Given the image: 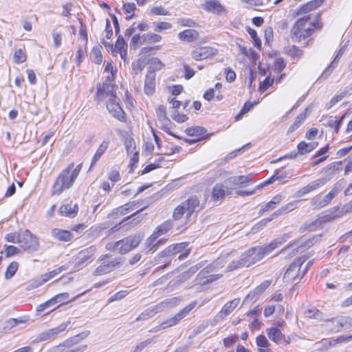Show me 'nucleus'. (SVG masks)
Segmentation results:
<instances>
[{
    "instance_id": "obj_1",
    "label": "nucleus",
    "mask_w": 352,
    "mask_h": 352,
    "mask_svg": "<svg viewBox=\"0 0 352 352\" xmlns=\"http://www.w3.org/2000/svg\"><path fill=\"white\" fill-rule=\"evenodd\" d=\"M309 20L310 15L308 14L300 18L296 21L291 30V37L294 41L299 42L302 39H305L314 33V28L317 29L321 28V25L318 23L316 24L314 22H311L310 26L306 28V24Z\"/></svg>"
},
{
    "instance_id": "obj_2",
    "label": "nucleus",
    "mask_w": 352,
    "mask_h": 352,
    "mask_svg": "<svg viewBox=\"0 0 352 352\" xmlns=\"http://www.w3.org/2000/svg\"><path fill=\"white\" fill-rule=\"evenodd\" d=\"M226 263V258L224 257L218 258L214 262L210 264L209 266L206 267L203 270H201L199 274L197 276L194 280L193 286L199 285L200 287L203 285H208L209 283H212L213 281L219 278L222 275L219 274H211L206 276V274L212 272V271L221 268L224 266ZM192 287L190 286L188 288H191Z\"/></svg>"
},
{
    "instance_id": "obj_3",
    "label": "nucleus",
    "mask_w": 352,
    "mask_h": 352,
    "mask_svg": "<svg viewBox=\"0 0 352 352\" xmlns=\"http://www.w3.org/2000/svg\"><path fill=\"white\" fill-rule=\"evenodd\" d=\"M74 166V164L71 163L60 172L52 186V195H59L63 191L73 186L76 178L73 177L71 170Z\"/></svg>"
},
{
    "instance_id": "obj_4",
    "label": "nucleus",
    "mask_w": 352,
    "mask_h": 352,
    "mask_svg": "<svg viewBox=\"0 0 352 352\" xmlns=\"http://www.w3.org/2000/svg\"><path fill=\"white\" fill-rule=\"evenodd\" d=\"M142 240L143 236L140 233H135L115 243H108L107 248L109 250H116L121 254H125L136 248Z\"/></svg>"
},
{
    "instance_id": "obj_5",
    "label": "nucleus",
    "mask_w": 352,
    "mask_h": 352,
    "mask_svg": "<svg viewBox=\"0 0 352 352\" xmlns=\"http://www.w3.org/2000/svg\"><path fill=\"white\" fill-rule=\"evenodd\" d=\"M97 262L98 265L94 272L95 276H102L113 272L122 263L121 258L111 254L102 255Z\"/></svg>"
},
{
    "instance_id": "obj_6",
    "label": "nucleus",
    "mask_w": 352,
    "mask_h": 352,
    "mask_svg": "<svg viewBox=\"0 0 352 352\" xmlns=\"http://www.w3.org/2000/svg\"><path fill=\"white\" fill-rule=\"evenodd\" d=\"M19 239V245L24 251L34 252L38 250L39 247L38 239L29 230L26 229L24 231H21Z\"/></svg>"
},
{
    "instance_id": "obj_7",
    "label": "nucleus",
    "mask_w": 352,
    "mask_h": 352,
    "mask_svg": "<svg viewBox=\"0 0 352 352\" xmlns=\"http://www.w3.org/2000/svg\"><path fill=\"white\" fill-rule=\"evenodd\" d=\"M309 258L308 256L304 255L294 260L288 267L284 274L283 279L285 282H291L298 278H301V267L303 263Z\"/></svg>"
},
{
    "instance_id": "obj_8",
    "label": "nucleus",
    "mask_w": 352,
    "mask_h": 352,
    "mask_svg": "<svg viewBox=\"0 0 352 352\" xmlns=\"http://www.w3.org/2000/svg\"><path fill=\"white\" fill-rule=\"evenodd\" d=\"M280 243L281 241L274 240L268 245L250 248L249 250L252 256V260H254L256 263L259 262L265 256L270 254L274 250L278 248Z\"/></svg>"
},
{
    "instance_id": "obj_9",
    "label": "nucleus",
    "mask_w": 352,
    "mask_h": 352,
    "mask_svg": "<svg viewBox=\"0 0 352 352\" xmlns=\"http://www.w3.org/2000/svg\"><path fill=\"white\" fill-rule=\"evenodd\" d=\"M96 94L95 95V100L98 103H100L104 99H112L116 98L114 85L109 81L103 83H98L96 87Z\"/></svg>"
},
{
    "instance_id": "obj_10",
    "label": "nucleus",
    "mask_w": 352,
    "mask_h": 352,
    "mask_svg": "<svg viewBox=\"0 0 352 352\" xmlns=\"http://www.w3.org/2000/svg\"><path fill=\"white\" fill-rule=\"evenodd\" d=\"M256 264L254 260H252V256L249 249L241 254V257L237 261H233L227 267L226 272H231L243 267H248Z\"/></svg>"
},
{
    "instance_id": "obj_11",
    "label": "nucleus",
    "mask_w": 352,
    "mask_h": 352,
    "mask_svg": "<svg viewBox=\"0 0 352 352\" xmlns=\"http://www.w3.org/2000/svg\"><path fill=\"white\" fill-rule=\"evenodd\" d=\"M107 109L115 118L120 122H125L126 120V114L120 107L116 98L108 99L106 103Z\"/></svg>"
},
{
    "instance_id": "obj_12",
    "label": "nucleus",
    "mask_w": 352,
    "mask_h": 352,
    "mask_svg": "<svg viewBox=\"0 0 352 352\" xmlns=\"http://www.w3.org/2000/svg\"><path fill=\"white\" fill-rule=\"evenodd\" d=\"M217 54V50L211 47H201L192 51L191 56L195 60H203Z\"/></svg>"
},
{
    "instance_id": "obj_13",
    "label": "nucleus",
    "mask_w": 352,
    "mask_h": 352,
    "mask_svg": "<svg viewBox=\"0 0 352 352\" xmlns=\"http://www.w3.org/2000/svg\"><path fill=\"white\" fill-rule=\"evenodd\" d=\"M195 305L196 302H192L189 305H186L179 312L176 314L173 317L166 320V321H164V324L167 325V328L177 324L182 319L188 315V314L195 307Z\"/></svg>"
},
{
    "instance_id": "obj_14",
    "label": "nucleus",
    "mask_w": 352,
    "mask_h": 352,
    "mask_svg": "<svg viewBox=\"0 0 352 352\" xmlns=\"http://www.w3.org/2000/svg\"><path fill=\"white\" fill-rule=\"evenodd\" d=\"M327 179L324 178L318 179L308 185L301 188L296 192V197H301L318 188L324 186L327 182Z\"/></svg>"
},
{
    "instance_id": "obj_15",
    "label": "nucleus",
    "mask_w": 352,
    "mask_h": 352,
    "mask_svg": "<svg viewBox=\"0 0 352 352\" xmlns=\"http://www.w3.org/2000/svg\"><path fill=\"white\" fill-rule=\"evenodd\" d=\"M66 328H67V324H62L55 328L46 330V331L41 333L37 336V338L35 339V342H39L49 340L56 337L60 332L63 331Z\"/></svg>"
},
{
    "instance_id": "obj_16",
    "label": "nucleus",
    "mask_w": 352,
    "mask_h": 352,
    "mask_svg": "<svg viewBox=\"0 0 352 352\" xmlns=\"http://www.w3.org/2000/svg\"><path fill=\"white\" fill-rule=\"evenodd\" d=\"M349 317L340 316L332 318L331 319H325L324 321L332 324L331 330L334 332L340 331L342 328H349Z\"/></svg>"
},
{
    "instance_id": "obj_17",
    "label": "nucleus",
    "mask_w": 352,
    "mask_h": 352,
    "mask_svg": "<svg viewBox=\"0 0 352 352\" xmlns=\"http://www.w3.org/2000/svg\"><path fill=\"white\" fill-rule=\"evenodd\" d=\"M158 234L157 233H153L151 236L146 239V253H154L161 245L165 244L167 239L166 238H162L156 241L158 238Z\"/></svg>"
},
{
    "instance_id": "obj_18",
    "label": "nucleus",
    "mask_w": 352,
    "mask_h": 352,
    "mask_svg": "<svg viewBox=\"0 0 352 352\" xmlns=\"http://www.w3.org/2000/svg\"><path fill=\"white\" fill-rule=\"evenodd\" d=\"M188 245L187 243L172 244L158 254L160 258H169L184 250Z\"/></svg>"
},
{
    "instance_id": "obj_19",
    "label": "nucleus",
    "mask_w": 352,
    "mask_h": 352,
    "mask_svg": "<svg viewBox=\"0 0 352 352\" xmlns=\"http://www.w3.org/2000/svg\"><path fill=\"white\" fill-rule=\"evenodd\" d=\"M266 332L269 339L278 344H280L284 342L289 343L288 341L285 340V336L283 334L281 331L277 327L268 328L267 329Z\"/></svg>"
},
{
    "instance_id": "obj_20",
    "label": "nucleus",
    "mask_w": 352,
    "mask_h": 352,
    "mask_svg": "<svg viewBox=\"0 0 352 352\" xmlns=\"http://www.w3.org/2000/svg\"><path fill=\"white\" fill-rule=\"evenodd\" d=\"M345 50H346L345 45H343L342 47H340V49L338 50V52L337 54L336 55L333 61L330 63V65L328 66V67L322 74L320 78H327L331 74V73L333 72V70L336 67L339 60L342 56Z\"/></svg>"
},
{
    "instance_id": "obj_21",
    "label": "nucleus",
    "mask_w": 352,
    "mask_h": 352,
    "mask_svg": "<svg viewBox=\"0 0 352 352\" xmlns=\"http://www.w3.org/2000/svg\"><path fill=\"white\" fill-rule=\"evenodd\" d=\"M155 72L148 71L144 82V91L147 95L153 94L155 89Z\"/></svg>"
},
{
    "instance_id": "obj_22",
    "label": "nucleus",
    "mask_w": 352,
    "mask_h": 352,
    "mask_svg": "<svg viewBox=\"0 0 352 352\" xmlns=\"http://www.w3.org/2000/svg\"><path fill=\"white\" fill-rule=\"evenodd\" d=\"M178 38L188 43L194 42L199 38V32L193 29H187L178 34Z\"/></svg>"
},
{
    "instance_id": "obj_23",
    "label": "nucleus",
    "mask_w": 352,
    "mask_h": 352,
    "mask_svg": "<svg viewBox=\"0 0 352 352\" xmlns=\"http://www.w3.org/2000/svg\"><path fill=\"white\" fill-rule=\"evenodd\" d=\"M227 195V189H226L223 183L216 184L212 191V199L214 201H221Z\"/></svg>"
},
{
    "instance_id": "obj_24",
    "label": "nucleus",
    "mask_w": 352,
    "mask_h": 352,
    "mask_svg": "<svg viewBox=\"0 0 352 352\" xmlns=\"http://www.w3.org/2000/svg\"><path fill=\"white\" fill-rule=\"evenodd\" d=\"M183 203L186 210V217L189 218L196 210V208L199 207L200 201L196 196H192Z\"/></svg>"
},
{
    "instance_id": "obj_25",
    "label": "nucleus",
    "mask_w": 352,
    "mask_h": 352,
    "mask_svg": "<svg viewBox=\"0 0 352 352\" xmlns=\"http://www.w3.org/2000/svg\"><path fill=\"white\" fill-rule=\"evenodd\" d=\"M109 145V140H104L98 146L96 153L94 154L91 165L89 167V170L92 169L93 167L96 164L97 162L100 160V158L102 157V155L105 153L107 149L108 148Z\"/></svg>"
},
{
    "instance_id": "obj_26",
    "label": "nucleus",
    "mask_w": 352,
    "mask_h": 352,
    "mask_svg": "<svg viewBox=\"0 0 352 352\" xmlns=\"http://www.w3.org/2000/svg\"><path fill=\"white\" fill-rule=\"evenodd\" d=\"M203 8L208 12L215 14H221L224 11L223 7L217 0H210L206 1L203 5Z\"/></svg>"
},
{
    "instance_id": "obj_27",
    "label": "nucleus",
    "mask_w": 352,
    "mask_h": 352,
    "mask_svg": "<svg viewBox=\"0 0 352 352\" xmlns=\"http://www.w3.org/2000/svg\"><path fill=\"white\" fill-rule=\"evenodd\" d=\"M179 300L177 298H173L170 299H166L165 300L160 302L155 306H152V308L156 311V314L164 311L166 309L171 308L177 305Z\"/></svg>"
},
{
    "instance_id": "obj_28",
    "label": "nucleus",
    "mask_w": 352,
    "mask_h": 352,
    "mask_svg": "<svg viewBox=\"0 0 352 352\" xmlns=\"http://www.w3.org/2000/svg\"><path fill=\"white\" fill-rule=\"evenodd\" d=\"M51 233L54 238L60 241L67 242L73 238V234L68 230L54 228Z\"/></svg>"
},
{
    "instance_id": "obj_29",
    "label": "nucleus",
    "mask_w": 352,
    "mask_h": 352,
    "mask_svg": "<svg viewBox=\"0 0 352 352\" xmlns=\"http://www.w3.org/2000/svg\"><path fill=\"white\" fill-rule=\"evenodd\" d=\"M125 146L128 155H131L130 164L131 168L136 167L139 160V152L135 151V147L133 146L131 141L126 142Z\"/></svg>"
},
{
    "instance_id": "obj_30",
    "label": "nucleus",
    "mask_w": 352,
    "mask_h": 352,
    "mask_svg": "<svg viewBox=\"0 0 352 352\" xmlns=\"http://www.w3.org/2000/svg\"><path fill=\"white\" fill-rule=\"evenodd\" d=\"M78 210V207L77 204H69L60 206L59 208V212L63 215L73 217L76 215Z\"/></svg>"
},
{
    "instance_id": "obj_31",
    "label": "nucleus",
    "mask_w": 352,
    "mask_h": 352,
    "mask_svg": "<svg viewBox=\"0 0 352 352\" xmlns=\"http://www.w3.org/2000/svg\"><path fill=\"white\" fill-rule=\"evenodd\" d=\"M57 303L55 302L53 297L50 298V300H47L46 302L41 303L38 305L36 307V312L37 314L44 311L46 309L52 308L48 313L52 312V311L55 310L56 308L59 307V305H56Z\"/></svg>"
},
{
    "instance_id": "obj_32",
    "label": "nucleus",
    "mask_w": 352,
    "mask_h": 352,
    "mask_svg": "<svg viewBox=\"0 0 352 352\" xmlns=\"http://www.w3.org/2000/svg\"><path fill=\"white\" fill-rule=\"evenodd\" d=\"M322 2H323L322 0L311 1L302 6L298 14H301L302 13L306 14L311 10H314L316 9L317 8L320 7L322 5Z\"/></svg>"
},
{
    "instance_id": "obj_33",
    "label": "nucleus",
    "mask_w": 352,
    "mask_h": 352,
    "mask_svg": "<svg viewBox=\"0 0 352 352\" xmlns=\"http://www.w3.org/2000/svg\"><path fill=\"white\" fill-rule=\"evenodd\" d=\"M204 265V264L202 262H201L190 267L188 270L185 271L180 275L179 280L182 282L186 281V280L190 278L193 274H195Z\"/></svg>"
},
{
    "instance_id": "obj_34",
    "label": "nucleus",
    "mask_w": 352,
    "mask_h": 352,
    "mask_svg": "<svg viewBox=\"0 0 352 352\" xmlns=\"http://www.w3.org/2000/svg\"><path fill=\"white\" fill-rule=\"evenodd\" d=\"M293 210V208H292V204H288L287 206H285L284 208H282L281 209L278 210L277 212H274L272 215V218H270V219H263L262 220H261L259 222H258V225L261 226V227H264L266 223L267 222H270V221L272 220L273 217H277L278 214H284L285 212H287L289 211H291Z\"/></svg>"
},
{
    "instance_id": "obj_35",
    "label": "nucleus",
    "mask_w": 352,
    "mask_h": 352,
    "mask_svg": "<svg viewBox=\"0 0 352 352\" xmlns=\"http://www.w3.org/2000/svg\"><path fill=\"white\" fill-rule=\"evenodd\" d=\"M322 223V220L320 219H316L315 220H309L305 221L303 225L300 227V230L304 232L305 230H314L317 227L320 226Z\"/></svg>"
},
{
    "instance_id": "obj_36",
    "label": "nucleus",
    "mask_w": 352,
    "mask_h": 352,
    "mask_svg": "<svg viewBox=\"0 0 352 352\" xmlns=\"http://www.w3.org/2000/svg\"><path fill=\"white\" fill-rule=\"evenodd\" d=\"M316 145L317 144L315 142L306 143L305 142L302 141L297 146L298 153L300 155L308 153L314 150Z\"/></svg>"
},
{
    "instance_id": "obj_37",
    "label": "nucleus",
    "mask_w": 352,
    "mask_h": 352,
    "mask_svg": "<svg viewBox=\"0 0 352 352\" xmlns=\"http://www.w3.org/2000/svg\"><path fill=\"white\" fill-rule=\"evenodd\" d=\"M239 302H240V299H236V298L228 302L223 307L222 309L221 310L220 314H223L224 316L229 315L239 305Z\"/></svg>"
},
{
    "instance_id": "obj_38",
    "label": "nucleus",
    "mask_w": 352,
    "mask_h": 352,
    "mask_svg": "<svg viewBox=\"0 0 352 352\" xmlns=\"http://www.w3.org/2000/svg\"><path fill=\"white\" fill-rule=\"evenodd\" d=\"M236 177H230L228 179L224 180L223 182L226 189H227V195H231L232 190L239 188L238 182H236Z\"/></svg>"
},
{
    "instance_id": "obj_39",
    "label": "nucleus",
    "mask_w": 352,
    "mask_h": 352,
    "mask_svg": "<svg viewBox=\"0 0 352 352\" xmlns=\"http://www.w3.org/2000/svg\"><path fill=\"white\" fill-rule=\"evenodd\" d=\"M305 316L309 318L317 319L320 321L324 320L323 314L316 308H311L305 311Z\"/></svg>"
},
{
    "instance_id": "obj_40",
    "label": "nucleus",
    "mask_w": 352,
    "mask_h": 352,
    "mask_svg": "<svg viewBox=\"0 0 352 352\" xmlns=\"http://www.w3.org/2000/svg\"><path fill=\"white\" fill-rule=\"evenodd\" d=\"M256 342L257 346L259 347L260 352H266V350L268 348L270 343L265 336H258L256 339Z\"/></svg>"
},
{
    "instance_id": "obj_41",
    "label": "nucleus",
    "mask_w": 352,
    "mask_h": 352,
    "mask_svg": "<svg viewBox=\"0 0 352 352\" xmlns=\"http://www.w3.org/2000/svg\"><path fill=\"white\" fill-rule=\"evenodd\" d=\"M144 42V34L140 35L139 34H135L131 38L130 47L131 49L135 50L138 49L139 45H142Z\"/></svg>"
},
{
    "instance_id": "obj_42",
    "label": "nucleus",
    "mask_w": 352,
    "mask_h": 352,
    "mask_svg": "<svg viewBox=\"0 0 352 352\" xmlns=\"http://www.w3.org/2000/svg\"><path fill=\"white\" fill-rule=\"evenodd\" d=\"M129 213V208L126 206L125 204L119 206L115 209H113L111 212L109 214V216H111L113 218L115 217H119L125 214H127Z\"/></svg>"
},
{
    "instance_id": "obj_43",
    "label": "nucleus",
    "mask_w": 352,
    "mask_h": 352,
    "mask_svg": "<svg viewBox=\"0 0 352 352\" xmlns=\"http://www.w3.org/2000/svg\"><path fill=\"white\" fill-rule=\"evenodd\" d=\"M144 208H142L140 209L137 210L136 212H133L131 215L128 216L125 219H124L123 221H126L133 217V219H132L131 222L134 221V223L135 224L140 222L146 215V213H140Z\"/></svg>"
},
{
    "instance_id": "obj_44",
    "label": "nucleus",
    "mask_w": 352,
    "mask_h": 352,
    "mask_svg": "<svg viewBox=\"0 0 352 352\" xmlns=\"http://www.w3.org/2000/svg\"><path fill=\"white\" fill-rule=\"evenodd\" d=\"M173 227V225L170 220L166 221L163 223L157 226V232H155V233H157L158 236L164 234L166 233L168 231H169Z\"/></svg>"
},
{
    "instance_id": "obj_45",
    "label": "nucleus",
    "mask_w": 352,
    "mask_h": 352,
    "mask_svg": "<svg viewBox=\"0 0 352 352\" xmlns=\"http://www.w3.org/2000/svg\"><path fill=\"white\" fill-rule=\"evenodd\" d=\"M18 268H19L18 262L13 261V262L10 263L6 270L5 278L6 279L11 278L15 274Z\"/></svg>"
},
{
    "instance_id": "obj_46",
    "label": "nucleus",
    "mask_w": 352,
    "mask_h": 352,
    "mask_svg": "<svg viewBox=\"0 0 352 352\" xmlns=\"http://www.w3.org/2000/svg\"><path fill=\"white\" fill-rule=\"evenodd\" d=\"M155 314L156 311H154L152 307H150L146 309L143 312H142L139 315V316L135 319V321L146 320L154 316Z\"/></svg>"
},
{
    "instance_id": "obj_47",
    "label": "nucleus",
    "mask_w": 352,
    "mask_h": 352,
    "mask_svg": "<svg viewBox=\"0 0 352 352\" xmlns=\"http://www.w3.org/2000/svg\"><path fill=\"white\" fill-rule=\"evenodd\" d=\"M239 188H243L252 183L250 175L236 176Z\"/></svg>"
},
{
    "instance_id": "obj_48",
    "label": "nucleus",
    "mask_w": 352,
    "mask_h": 352,
    "mask_svg": "<svg viewBox=\"0 0 352 352\" xmlns=\"http://www.w3.org/2000/svg\"><path fill=\"white\" fill-rule=\"evenodd\" d=\"M185 212H186V210L185 208L184 203L182 202L180 205H179L175 208L173 214V217L176 221L179 220Z\"/></svg>"
},
{
    "instance_id": "obj_49",
    "label": "nucleus",
    "mask_w": 352,
    "mask_h": 352,
    "mask_svg": "<svg viewBox=\"0 0 352 352\" xmlns=\"http://www.w3.org/2000/svg\"><path fill=\"white\" fill-rule=\"evenodd\" d=\"M69 294L67 292L58 294L53 297L55 302L59 303V307L69 300Z\"/></svg>"
},
{
    "instance_id": "obj_50",
    "label": "nucleus",
    "mask_w": 352,
    "mask_h": 352,
    "mask_svg": "<svg viewBox=\"0 0 352 352\" xmlns=\"http://www.w3.org/2000/svg\"><path fill=\"white\" fill-rule=\"evenodd\" d=\"M14 60L17 64L24 63L26 60V54L24 51L21 49L16 50L14 54Z\"/></svg>"
},
{
    "instance_id": "obj_51",
    "label": "nucleus",
    "mask_w": 352,
    "mask_h": 352,
    "mask_svg": "<svg viewBox=\"0 0 352 352\" xmlns=\"http://www.w3.org/2000/svg\"><path fill=\"white\" fill-rule=\"evenodd\" d=\"M239 340V336L236 334H233L230 336L225 338L223 340V342L224 346L226 348H230L232 346Z\"/></svg>"
},
{
    "instance_id": "obj_52",
    "label": "nucleus",
    "mask_w": 352,
    "mask_h": 352,
    "mask_svg": "<svg viewBox=\"0 0 352 352\" xmlns=\"http://www.w3.org/2000/svg\"><path fill=\"white\" fill-rule=\"evenodd\" d=\"M163 66L161 60L157 58H153L150 61V66L148 71H153L155 72V70H160Z\"/></svg>"
},
{
    "instance_id": "obj_53",
    "label": "nucleus",
    "mask_w": 352,
    "mask_h": 352,
    "mask_svg": "<svg viewBox=\"0 0 352 352\" xmlns=\"http://www.w3.org/2000/svg\"><path fill=\"white\" fill-rule=\"evenodd\" d=\"M187 133L189 135H203L206 133V130L205 128L201 126H196L192 128H188L186 129Z\"/></svg>"
},
{
    "instance_id": "obj_54",
    "label": "nucleus",
    "mask_w": 352,
    "mask_h": 352,
    "mask_svg": "<svg viewBox=\"0 0 352 352\" xmlns=\"http://www.w3.org/2000/svg\"><path fill=\"white\" fill-rule=\"evenodd\" d=\"M21 252L20 249L14 245L5 246V255L6 257H10L15 254H19Z\"/></svg>"
},
{
    "instance_id": "obj_55",
    "label": "nucleus",
    "mask_w": 352,
    "mask_h": 352,
    "mask_svg": "<svg viewBox=\"0 0 352 352\" xmlns=\"http://www.w3.org/2000/svg\"><path fill=\"white\" fill-rule=\"evenodd\" d=\"M338 192L336 188H333L327 195L322 198L324 206L328 205L337 195Z\"/></svg>"
},
{
    "instance_id": "obj_56",
    "label": "nucleus",
    "mask_w": 352,
    "mask_h": 352,
    "mask_svg": "<svg viewBox=\"0 0 352 352\" xmlns=\"http://www.w3.org/2000/svg\"><path fill=\"white\" fill-rule=\"evenodd\" d=\"M21 236V232L18 233H9L6 235L5 240L10 243L19 244V237Z\"/></svg>"
},
{
    "instance_id": "obj_57",
    "label": "nucleus",
    "mask_w": 352,
    "mask_h": 352,
    "mask_svg": "<svg viewBox=\"0 0 352 352\" xmlns=\"http://www.w3.org/2000/svg\"><path fill=\"white\" fill-rule=\"evenodd\" d=\"M63 270V267H60L57 269L54 270L42 276V283H45L49 280L50 278H53L54 276L58 274Z\"/></svg>"
},
{
    "instance_id": "obj_58",
    "label": "nucleus",
    "mask_w": 352,
    "mask_h": 352,
    "mask_svg": "<svg viewBox=\"0 0 352 352\" xmlns=\"http://www.w3.org/2000/svg\"><path fill=\"white\" fill-rule=\"evenodd\" d=\"M160 124V127L161 129L166 133L174 136V137H176L177 138H179L178 136L174 135L170 131V128H169V125L171 124V122L170 120L167 118V122L166 121H164V120H161L159 121Z\"/></svg>"
},
{
    "instance_id": "obj_59",
    "label": "nucleus",
    "mask_w": 352,
    "mask_h": 352,
    "mask_svg": "<svg viewBox=\"0 0 352 352\" xmlns=\"http://www.w3.org/2000/svg\"><path fill=\"white\" fill-rule=\"evenodd\" d=\"M162 36L154 33L144 34V41L148 43H157L160 41Z\"/></svg>"
},
{
    "instance_id": "obj_60",
    "label": "nucleus",
    "mask_w": 352,
    "mask_h": 352,
    "mask_svg": "<svg viewBox=\"0 0 352 352\" xmlns=\"http://www.w3.org/2000/svg\"><path fill=\"white\" fill-rule=\"evenodd\" d=\"M126 44L124 39L123 38V37L121 35H119V36L117 39V41L116 43V45H115V51L118 52V51H122L124 50H126Z\"/></svg>"
},
{
    "instance_id": "obj_61",
    "label": "nucleus",
    "mask_w": 352,
    "mask_h": 352,
    "mask_svg": "<svg viewBox=\"0 0 352 352\" xmlns=\"http://www.w3.org/2000/svg\"><path fill=\"white\" fill-rule=\"evenodd\" d=\"M157 117L158 121L161 120H164V121L167 122V117L166 115V107L164 105H160L157 109Z\"/></svg>"
},
{
    "instance_id": "obj_62",
    "label": "nucleus",
    "mask_w": 352,
    "mask_h": 352,
    "mask_svg": "<svg viewBox=\"0 0 352 352\" xmlns=\"http://www.w3.org/2000/svg\"><path fill=\"white\" fill-rule=\"evenodd\" d=\"M172 118L178 123H182L188 120V117L185 114H180L175 110L172 116Z\"/></svg>"
},
{
    "instance_id": "obj_63",
    "label": "nucleus",
    "mask_w": 352,
    "mask_h": 352,
    "mask_svg": "<svg viewBox=\"0 0 352 352\" xmlns=\"http://www.w3.org/2000/svg\"><path fill=\"white\" fill-rule=\"evenodd\" d=\"M274 80L270 77L265 78V79L261 83L259 86V90L261 91H265L267 90L273 83Z\"/></svg>"
},
{
    "instance_id": "obj_64",
    "label": "nucleus",
    "mask_w": 352,
    "mask_h": 352,
    "mask_svg": "<svg viewBox=\"0 0 352 352\" xmlns=\"http://www.w3.org/2000/svg\"><path fill=\"white\" fill-rule=\"evenodd\" d=\"M285 66H286V63L283 58H278L275 60L274 67L277 71H278V72L282 71L285 67Z\"/></svg>"
}]
</instances>
